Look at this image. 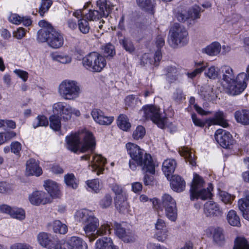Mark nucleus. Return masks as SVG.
Returning a JSON list of instances; mask_svg holds the SVG:
<instances>
[{
    "label": "nucleus",
    "instance_id": "13",
    "mask_svg": "<svg viewBox=\"0 0 249 249\" xmlns=\"http://www.w3.org/2000/svg\"><path fill=\"white\" fill-rule=\"evenodd\" d=\"M28 199L30 202L35 206L45 205L52 201L51 198L48 196L46 193L39 191H34L30 194Z\"/></svg>",
    "mask_w": 249,
    "mask_h": 249
},
{
    "label": "nucleus",
    "instance_id": "26",
    "mask_svg": "<svg viewBox=\"0 0 249 249\" xmlns=\"http://www.w3.org/2000/svg\"><path fill=\"white\" fill-rule=\"evenodd\" d=\"M209 122L210 124L219 125L223 127H227L228 126V124L225 119L224 113L220 111L216 112L214 116L210 118Z\"/></svg>",
    "mask_w": 249,
    "mask_h": 249
},
{
    "label": "nucleus",
    "instance_id": "36",
    "mask_svg": "<svg viewBox=\"0 0 249 249\" xmlns=\"http://www.w3.org/2000/svg\"><path fill=\"white\" fill-rule=\"evenodd\" d=\"M73 249H87V244L80 237L73 236L71 238L68 243Z\"/></svg>",
    "mask_w": 249,
    "mask_h": 249
},
{
    "label": "nucleus",
    "instance_id": "20",
    "mask_svg": "<svg viewBox=\"0 0 249 249\" xmlns=\"http://www.w3.org/2000/svg\"><path fill=\"white\" fill-rule=\"evenodd\" d=\"M26 172L28 175L38 177L42 173V169L39 166L38 161L31 159L26 162Z\"/></svg>",
    "mask_w": 249,
    "mask_h": 249
},
{
    "label": "nucleus",
    "instance_id": "8",
    "mask_svg": "<svg viewBox=\"0 0 249 249\" xmlns=\"http://www.w3.org/2000/svg\"><path fill=\"white\" fill-rule=\"evenodd\" d=\"M139 113L145 119L152 120L160 128H164L166 118L160 114L159 108L147 105L143 107Z\"/></svg>",
    "mask_w": 249,
    "mask_h": 249
},
{
    "label": "nucleus",
    "instance_id": "18",
    "mask_svg": "<svg viewBox=\"0 0 249 249\" xmlns=\"http://www.w3.org/2000/svg\"><path fill=\"white\" fill-rule=\"evenodd\" d=\"M204 213L207 217H218L222 215L219 206L214 202L207 201L204 206Z\"/></svg>",
    "mask_w": 249,
    "mask_h": 249
},
{
    "label": "nucleus",
    "instance_id": "46",
    "mask_svg": "<svg viewBox=\"0 0 249 249\" xmlns=\"http://www.w3.org/2000/svg\"><path fill=\"white\" fill-rule=\"evenodd\" d=\"M117 0H98L97 1V5L105 7V9L111 10L116 5Z\"/></svg>",
    "mask_w": 249,
    "mask_h": 249
},
{
    "label": "nucleus",
    "instance_id": "10",
    "mask_svg": "<svg viewBox=\"0 0 249 249\" xmlns=\"http://www.w3.org/2000/svg\"><path fill=\"white\" fill-rule=\"evenodd\" d=\"M249 81V65L247 68L246 73H240L234 79L233 85L230 86V89L234 94H238L243 92L247 86Z\"/></svg>",
    "mask_w": 249,
    "mask_h": 249
},
{
    "label": "nucleus",
    "instance_id": "22",
    "mask_svg": "<svg viewBox=\"0 0 249 249\" xmlns=\"http://www.w3.org/2000/svg\"><path fill=\"white\" fill-rule=\"evenodd\" d=\"M212 234L213 242L218 246H222L225 241V236L223 231L220 228H209L208 230Z\"/></svg>",
    "mask_w": 249,
    "mask_h": 249
},
{
    "label": "nucleus",
    "instance_id": "39",
    "mask_svg": "<svg viewBox=\"0 0 249 249\" xmlns=\"http://www.w3.org/2000/svg\"><path fill=\"white\" fill-rule=\"evenodd\" d=\"M111 229L108 224H102L100 228L97 229L95 234H93V237L90 238V241H94L98 236H102L111 233Z\"/></svg>",
    "mask_w": 249,
    "mask_h": 249
},
{
    "label": "nucleus",
    "instance_id": "19",
    "mask_svg": "<svg viewBox=\"0 0 249 249\" xmlns=\"http://www.w3.org/2000/svg\"><path fill=\"white\" fill-rule=\"evenodd\" d=\"M91 115L94 121L101 125H109L114 120L113 117L106 116L101 110L98 109H93Z\"/></svg>",
    "mask_w": 249,
    "mask_h": 249
},
{
    "label": "nucleus",
    "instance_id": "34",
    "mask_svg": "<svg viewBox=\"0 0 249 249\" xmlns=\"http://www.w3.org/2000/svg\"><path fill=\"white\" fill-rule=\"evenodd\" d=\"M234 117L237 122L244 125L249 124V110L236 111L234 113Z\"/></svg>",
    "mask_w": 249,
    "mask_h": 249
},
{
    "label": "nucleus",
    "instance_id": "32",
    "mask_svg": "<svg viewBox=\"0 0 249 249\" xmlns=\"http://www.w3.org/2000/svg\"><path fill=\"white\" fill-rule=\"evenodd\" d=\"M222 79L230 85H233L234 82V75L232 69L228 66H224L221 69Z\"/></svg>",
    "mask_w": 249,
    "mask_h": 249
},
{
    "label": "nucleus",
    "instance_id": "3",
    "mask_svg": "<svg viewBox=\"0 0 249 249\" xmlns=\"http://www.w3.org/2000/svg\"><path fill=\"white\" fill-rule=\"evenodd\" d=\"M38 25L43 28L38 32L37 39L39 41L47 42L48 45L54 49L59 48L63 46V36L56 31L49 23L42 20L39 22Z\"/></svg>",
    "mask_w": 249,
    "mask_h": 249
},
{
    "label": "nucleus",
    "instance_id": "33",
    "mask_svg": "<svg viewBox=\"0 0 249 249\" xmlns=\"http://www.w3.org/2000/svg\"><path fill=\"white\" fill-rule=\"evenodd\" d=\"M127 196L126 194L117 196L115 198V205L116 208L120 212H124L126 210L128 206L127 201Z\"/></svg>",
    "mask_w": 249,
    "mask_h": 249
},
{
    "label": "nucleus",
    "instance_id": "45",
    "mask_svg": "<svg viewBox=\"0 0 249 249\" xmlns=\"http://www.w3.org/2000/svg\"><path fill=\"white\" fill-rule=\"evenodd\" d=\"M103 53L105 57L110 58L116 54L115 47L111 43H107L103 47Z\"/></svg>",
    "mask_w": 249,
    "mask_h": 249
},
{
    "label": "nucleus",
    "instance_id": "64",
    "mask_svg": "<svg viewBox=\"0 0 249 249\" xmlns=\"http://www.w3.org/2000/svg\"><path fill=\"white\" fill-rule=\"evenodd\" d=\"M176 18L180 22H184L187 19L189 18L188 11L187 12L186 11H181L178 12L176 14Z\"/></svg>",
    "mask_w": 249,
    "mask_h": 249
},
{
    "label": "nucleus",
    "instance_id": "28",
    "mask_svg": "<svg viewBox=\"0 0 249 249\" xmlns=\"http://www.w3.org/2000/svg\"><path fill=\"white\" fill-rule=\"evenodd\" d=\"M44 186L46 190L52 197H56L59 196V188L55 182L48 180L44 182Z\"/></svg>",
    "mask_w": 249,
    "mask_h": 249
},
{
    "label": "nucleus",
    "instance_id": "7",
    "mask_svg": "<svg viewBox=\"0 0 249 249\" xmlns=\"http://www.w3.org/2000/svg\"><path fill=\"white\" fill-rule=\"evenodd\" d=\"M170 33L171 38L169 41L173 47L186 45L189 40L188 33L186 29L178 23H175L171 27Z\"/></svg>",
    "mask_w": 249,
    "mask_h": 249
},
{
    "label": "nucleus",
    "instance_id": "4",
    "mask_svg": "<svg viewBox=\"0 0 249 249\" xmlns=\"http://www.w3.org/2000/svg\"><path fill=\"white\" fill-rule=\"evenodd\" d=\"M204 184V181L203 178L198 175L194 174L190 189L191 200L198 198L205 200L211 197L212 184H209V187L207 189H202Z\"/></svg>",
    "mask_w": 249,
    "mask_h": 249
},
{
    "label": "nucleus",
    "instance_id": "2",
    "mask_svg": "<svg viewBox=\"0 0 249 249\" xmlns=\"http://www.w3.org/2000/svg\"><path fill=\"white\" fill-rule=\"evenodd\" d=\"M79 134H71L66 137L67 148L71 151L76 153L79 149L82 153L88 152L81 157L82 160H89L90 159V154L93 153L95 147V141L92 134L90 132H86L84 136V141L81 147L80 148Z\"/></svg>",
    "mask_w": 249,
    "mask_h": 249
},
{
    "label": "nucleus",
    "instance_id": "37",
    "mask_svg": "<svg viewBox=\"0 0 249 249\" xmlns=\"http://www.w3.org/2000/svg\"><path fill=\"white\" fill-rule=\"evenodd\" d=\"M221 45L218 42H213L203 50V52L211 56L216 55L221 50Z\"/></svg>",
    "mask_w": 249,
    "mask_h": 249
},
{
    "label": "nucleus",
    "instance_id": "61",
    "mask_svg": "<svg viewBox=\"0 0 249 249\" xmlns=\"http://www.w3.org/2000/svg\"><path fill=\"white\" fill-rule=\"evenodd\" d=\"M155 237L158 241L164 242L168 237V231L167 229L158 231L155 234Z\"/></svg>",
    "mask_w": 249,
    "mask_h": 249
},
{
    "label": "nucleus",
    "instance_id": "15",
    "mask_svg": "<svg viewBox=\"0 0 249 249\" xmlns=\"http://www.w3.org/2000/svg\"><path fill=\"white\" fill-rule=\"evenodd\" d=\"M99 10H89L88 13L84 15V18L89 21L99 19L102 17H107L110 12L108 9H105V7L97 5Z\"/></svg>",
    "mask_w": 249,
    "mask_h": 249
},
{
    "label": "nucleus",
    "instance_id": "63",
    "mask_svg": "<svg viewBox=\"0 0 249 249\" xmlns=\"http://www.w3.org/2000/svg\"><path fill=\"white\" fill-rule=\"evenodd\" d=\"M146 172V174L144 175V178H143V182L144 184L145 185H152L153 184L154 181V176L153 174L146 172V171H144ZM155 173L154 174V175Z\"/></svg>",
    "mask_w": 249,
    "mask_h": 249
},
{
    "label": "nucleus",
    "instance_id": "1",
    "mask_svg": "<svg viewBox=\"0 0 249 249\" xmlns=\"http://www.w3.org/2000/svg\"><path fill=\"white\" fill-rule=\"evenodd\" d=\"M126 147L131 158L129 163L131 169L135 170L137 166H141L143 171L152 174L155 173V165L150 154L144 153L143 150L134 143H128Z\"/></svg>",
    "mask_w": 249,
    "mask_h": 249
},
{
    "label": "nucleus",
    "instance_id": "11",
    "mask_svg": "<svg viewBox=\"0 0 249 249\" xmlns=\"http://www.w3.org/2000/svg\"><path fill=\"white\" fill-rule=\"evenodd\" d=\"M112 227L114 229L115 234L124 242L131 243L135 241L136 236L132 231L126 230L116 222L112 224Z\"/></svg>",
    "mask_w": 249,
    "mask_h": 249
},
{
    "label": "nucleus",
    "instance_id": "14",
    "mask_svg": "<svg viewBox=\"0 0 249 249\" xmlns=\"http://www.w3.org/2000/svg\"><path fill=\"white\" fill-rule=\"evenodd\" d=\"M84 224L85 225L83 228L84 231L90 240V238L93 237L94 232L99 226V220L93 214Z\"/></svg>",
    "mask_w": 249,
    "mask_h": 249
},
{
    "label": "nucleus",
    "instance_id": "62",
    "mask_svg": "<svg viewBox=\"0 0 249 249\" xmlns=\"http://www.w3.org/2000/svg\"><path fill=\"white\" fill-rule=\"evenodd\" d=\"M36 123H34L33 126L35 128L39 126H46L48 124L47 118L44 116H38L36 118Z\"/></svg>",
    "mask_w": 249,
    "mask_h": 249
},
{
    "label": "nucleus",
    "instance_id": "6",
    "mask_svg": "<svg viewBox=\"0 0 249 249\" xmlns=\"http://www.w3.org/2000/svg\"><path fill=\"white\" fill-rule=\"evenodd\" d=\"M83 66L92 72H99L106 65L104 56L96 52H92L85 56L82 60Z\"/></svg>",
    "mask_w": 249,
    "mask_h": 249
},
{
    "label": "nucleus",
    "instance_id": "41",
    "mask_svg": "<svg viewBox=\"0 0 249 249\" xmlns=\"http://www.w3.org/2000/svg\"><path fill=\"white\" fill-rule=\"evenodd\" d=\"M233 249H249V243L244 237H237L234 240Z\"/></svg>",
    "mask_w": 249,
    "mask_h": 249
},
{
    "label": "nucleus",
    "instance_id": "25",
    "mask_svg": "<svg viewBox=\"0 0 249 249\" xmlns=\"http://www.w3.org/2000/svg\"><path fill=\"white\" fill-rule=\"evenodd\" d=\"M93 214V213L86 209L77 210L74 215L76 222L84 224Z\"/></svg>",
    "mask_w": 249,
    "mask_h": 249
},
{
    "label": "nucleus",
    "instance_id": "16",
    "mask_svg": "<svg viewBox=\"0 0 249 249\" xmlns=\"http://www.w3.org/2000/svg\"><path fill=\"white\" fill-rule=\"evenodd\" d=\"M53 111L54 114H59L60 115H66L64 119L68 120L71 118V114L74 110L69 105L64 102H57L53 104Z\"/></svg>",
    "mask_w": 249,
    "mask_h": 249
},
{
    "label": "nucleus",
    "instance_id": "51",
    "mask_svg": "<svg viewBox=\"0 0 249 249\" xmlns=\"http://www.w3.org/2000/svg\"><path fill=\"white\" fill-rule=\"evenodd\" d=\"M78 28L80 31L84 34H88L89 32L90 27L89 22L85 18H82L78 20Z\"/></svg>",
    "mask_w": 249,
    "mask_h": 249
},
{
    "label": "nucleus",
    "instance_id": "23",
    "mask_svg": "<svg viewBox=\"0 0 249 249\" xmlns=\"http://www.w3.org/2000/svg\"><path fill=\"white\" fill-rule=\"evenodd\" d=\"M199 94L206 101H213L217 98V95L214 92L213 89L209 86L201 87L199 90Z\"/></svg>",
    "mask_w": 249,
    "mask_h": 249
},
{
    "label": "nucleus",
    "instance_id": "38",
    "mask_svg": "<svg viewBox=\"0 0 249 249\" xmlns=\"http://www.w3.org/2000/svg\"><path fill=\"white\" fill-rule=\"evenodd\" d=\"M138 6L142 9L152 12L155 7V0H136Z\"/></svg>",
    "mask_w": 249,
    "mask_h": 249
},
{
    "label": "nucleus",
    "instance_id": "35",
    "mask_svg": "<svg viewBox=\"0 0 249 249\" xmlns=\"http://www.w3.org/2000/svg\"><path fill=\"white\" fill-rule=\"evenodd\" d=\"M164 71L168 80L170 82H173L176 80L179 74L178 69L174 66H168L166 67L164 69Z\"/></svg>",
    "mask_w": 249,
    "mask_h": 249
},
{
    "label": "nucleus",
    "instance_id": "24",
    "mask_svg": "<svg viewBox=\"0 0 249 249\" xmlns=\"http://www.w3.org/2000/svg\"><path fill=\"white\" fill-rule=\"evenodd\" d=\"M176 162L173 159H167L163 162L162 170L168 179H169L170 176H172L176 167Z\"/></svg>",
    "mask_w": 249,
    "mask_h": 249
},
{
    "label": "nucleus",
    "instance_id": "54",
    "mask_svg": "<svg viewBox=\"0 0 249 249\" xmlns=\"http://www.w3.org/2000/svg\"><path fill=\"white\" fill-rule=\"evenodd\" d=\"M238 208L242 213L243 216L245 217L249 209V202L246 198L241 199L238 201Z\"/></svg>",
    "mask_w": 249,
    "mask_h": 249
},
{
    "label": "nucleus",
    "instance_id": "9",
    "mask_svg": "<svg viewBox=\"0 0 249 249\" xmlns=\"http://www.w3.org/2000/svg\"><path fill=\"white\" fill-rule=\"evenodd\" d=\"M162 208L165 209V215L172 221L177 218L178 212L175 200L169 194H164L161 198Z\"/></svg>",
    "mask_w": 249,
    "mask_h": 249
},
{
    "label": "nucleus",
    "instance_id": "56",
    "mask_svg": "<svg viewBox=\"0 0 249 249\" xmlns=\"http://www.w3.org/2000/svg\"><path fill=\"white\" fill-rule=\"evenodd\" d=\"M52 0H42L39 10V13L43 16L45 12L48 11L52 4Z\"/></svg>",
    "mask_w": 249,
    "mask_h": 249
},
{
    "label": "nucleus",
    "instance_id": "58",
    "mask_svg": "<svg viewBox=\"0 0 249 249\" xmlns=\"http://www.w3.org/2000/svg\"><path fill=\"white\" fill-rule=\"evenodd\" d=\"M218 68L211 66L205 71V74L209 78L215 79L218 77Z\"/></svg>",
    "mask_w": 249,
    "mask_h": 249
},
{
    "label": "nucleus",
    "instance_id": "50",
    "mask_svg": "<svg viewBox=\"0 0 249 249\" xmlns=\"http://www.w3.org/2000/svg\"><path fill=\"white\" fill-rule=\"evenodd\" d=\"M50 127L55 131H58L61 126L60 117L58 115H52L50 117Z\"/></svg>",
    "mask_w": 249,
    "mask_h": 249
},
{
    "label": "nucleus",
    "instance_id": "21",
    "mask_svg": "<svg viewBox=\"0 0 249 249\" xmlns=\"http://www.w3.org/2000/svg\"><path fill=\"white\" fill-rule=\"evenodd\" d=\"M170 180L171 187L174 191L180 193L185 190L186 183L180 176L178 175L172 176Z\"/></svg>",
    "mask_w": 249,
    "mask_h": 249
},
{
    "label": "nucleus",
    "instance_id": "49",
    "mask_svg": "<svg viewBox=\"0 0 249 249\" xmlns=\"http://www.w3.org/2000/svg\"><path fill=\"white\" fill-rule=\"evenodd\" d=\"M201 8L198 5H194L188 10L189 18L192 20L199 18L200 17Z\"/></svg>",
    "mask_w": 249,
    "mask_h": 249
},
{
    "label": "nucleus",
    "instance_id": "59",
    "mask_svg": "<svg viewBox=\"0 0 249 249\" xmlns=\"http://www.w3.org/2000/svg\"><path fill=\"white\" fill-rule=\"evenodd\" d=\"M145 134L144 128L142 125L138 126L133 134V137L135 140H139L143 137Z\"/></svg>",
    "mask_w": 249,
    "mask_h": 249
},
{
    "label": "nucleus",
    "instance_id": "52",
    "mask_svg": "<svg viewBox=\"0 0 249 249\" xmlns=\"http://www.w3.org/2000/svg\"><path fill=\"white\" fill-rule=\"evenodd\" d=\"M10 216L20 220L24 219L25 213L24 211L20 208H13L10 213Z\"/></svg>",
    "mask_w": 249,
    "mask_h": 249
},
{
    "label": "nucleus",
    "instance_id": "60",
    "mask_svg": "<svg viewBox=\"0 0 249 249\" xmlns=\"http://www.w3.org/2000/svg\"><path fill=\"white\" fill-rule=\"evenodd\" d=\"M112 203V197L109 195H106L100 201V205L101 207L105 209L109 206Z\"/></svg>",
    "mask_w": 249,
    "mask_h": 249
},
{
    "label": "nucleus",
    "instance_id": "55",
    "mask_svg": "<svg viewBox=\"0 0 249 249\" xmlns=\"http://www.w3.org/2000/svg\"><path fill=\"white\" fill-rule=\"evenodd\" d=\"M87 185L92 191L95 193L99 192L101 188L100 181L98 179L88 180Z\"/></svg>",
    "mask_w": 249,
    "mask_h": 249
},
{
    "label": "nucleus",
    "instance_id": "17",
    "mask_svg": "<svg viewBox=\"0 0 249 249\" xmlns=\"http://www.w3.org/2000/svg\"><path fill=\"white\" fill-rule=\"evenodd\" d=\"M106 163V159L101 155L95 154L93 157L92 160L89 166H91V170L93 172H97V175H99L103 173L104 170V166Z\"/></svg>",
    "mask_w": 249,
    "mask_h": 249
},
{
    "label": "nucleus",
    "instance_id": "42",
    "mask_svg": "<svg viewBox=\"0 0 249 249\" xmlns=\"http://www.w3.org/2000/svg\"><path fill=\"white\" fill-rule=\"evenodd\" d=\"M117 124L119 128L124 131H127L131 127L127 116L124 115H120L117 119Z\"/></svg>",
    "mask_w": 249,
    "mask_h": 249
},
{
    "label": "nucleus",
    "instance_id": "30",
    "mask_svg": "<svg viewBox=\"0 0 249 249\" xmlns=\"http://www.w3.org/2000/svg\"><path fill=\"white\" fill-rule=\"evenodd\" d=\"M156 44L158 49L154 55V65L158 66L162 57L160 49L164 45V39L163 36L160 35L157 36L156 39Z\"/></svg>",
    "mask_w": 249,
    "mask_h": 249
},
{
    "label": "nucleus",
    "instance_id": "12",
    "mask_svg": "<svg viewBox=\"0 0 249 249\" xmlns=\"http://www.w3.org/2000/svg\"><path fill=\"white\" fill-rule=\"evenodd\" d=\"M214 137L216 142L225 148L230 147L234 142L232 135L229 132L222 129L216 131Z\"/></svg>",
    "mask_w": 249,
    "mask_h": 249
},
{
    "label": "nucleus",
    "instance_id": "57",
    "mask_svg": "<svg viewBox=\"0 0 249 249\" xmlns=\"http://www.w3.org/2000/svg\"><path fill=\"white\" fill-rule=\"evenodd\" d=\"M220 197L221 200L225 204H231L234 200L235 196H231L226 192L222 191L220 193Z\"/></svg>",
    "mask_w": 249,
    "mask_h": 249
},
{
    "label": "nucleus",
    "instance_id": "48",
    "mask_svg": "<svg viewBox=\"0 0 249 249\" xmlns=\"http://www.w3.org/2000/svg\"><path fill=\"white\" fill-rule=\"evenodd\" d=\"M64 180L67 186L72 189H76L78 186L76 178L72 174H68L64 176Z\"/></svg>",
    "mask_w": 249,
    "mask_h": 249
},
{
    "label": "nucleus",
    "instance_id": "5",
    "mask_svg": "<svg viewBox=\"0 0 249 249\" xmlns=\"http://www.w3.org/2000/svg\"><path fill=\"white\" fill-rule=\"evenodd\" d=\"M58 91L63 98L73 100L79 97L80 89L75 81L65 80L59 85Z\"/></svg>",
    "mask_w": 249,
    "mask_h": 249
},
{
    "label": "nucleus",
    "instance_id": "40",
    "mask_svg": "<svg viewBox=\"0 0 249 249\" xmlns=\"http://www.w3.org/2000/svg\"><path fill=\"white\" fill-rule=\"evenodd\" d=\"M179 152L181 156L184 157L186 160H188L190 164L192 166L196 165V162L192 153L190 149L188 147H183L179 150Z\"/></svg>",
    "mask_w": 249,
    "mask_h": 249
},
{
    "label": "nucleus",
    "instance_id": "44",
    "mask_svg": "<svg viewBox=\"0 0 249 249\" xmlns=\"http://www.w3.org/2000/svg\"><path fill=\"white\" fill-rule=\"evenodd\" d=\"M53 231L55 233L65 234L68 231L67 226L60 220H55L53 224Z\"/></svg>",
    "mask_w": 249,
    "mask_h": 249
},
{
    "label": "nucleus",
    "instance_id": "43",
    "mask_svg": "<svg viewBox=\"0 0 249 249\" xmlns=\"http://www.w3.org/2000/svg\"><path fill=\"white\" fill-rule=\"evenodd\" d=\"M227 220L231 226L238 227L240 225V218L236 212L233 210L229 212L227 214Z\"/></svg>",
    "mask_w": 249,
    "mask_h": 249
},
{
    "label": "nucleus",
    "instance_id": "31",
    "mask_svg": "<svg viewBox=\"0 0 249 249\" xmlns=\"http://www.w3.org/2000/svg\"><path fill=\"white\" fill-rule=\"evenodd\" d=\"M37 240L39 244L42 247L51 249L53 246L51 235L46 232H40L37 235Z\"/></svg>",
    "mask_w": 249,
    "mask_h": 249
},
{
    "label": "nucleus",
    "instance_id": "47",
    "mask_svg": "<svg viewBox=\"0 0 249 249\" xmlns=\"http://www.w3.org/2000/svg\"><path fill=\"white\" fill-rule=\"evenodd\" d=\"M111 245H112V241L110 238L99 239L96 242L95 249H104Z\"/></svg>",
    "mask_w": 249,
    "mask_h": 249
},
{
    "label": "nucleus",
    "instance_id": "29",
    "mask_svg": "<svg viewBox=\"0 0 249 249\" xmlns=\"http://www.w3.org/2000/svg\"><path fill=\"white\" fill-rule=\"evenodd\" d=\"M119 42L122 47L129 53H133L135 51V47L132 39L128 37L121 36Z\"/></svg>",
    "mask_w": 249,
    "mask_h": 249
},
{
    "label": "nucleus",
    "instance_id": "27",
    "mask_svg": "<svg viewBox=\"0 0 249 249\" xmlns=\"http://www.w3.org/2000/svg\"><path fill=\"white\" fill-rule=\"evenodd\" d=\"M50 57L53 61L63 64H68L72 61L71 57L62 53H51Z\"/></svg>",
    "mask_w": 249,
    "mask_h": 249
},
{
    "label": "nucleus",
    "instance_id": "53",
    "mask_svg": "<svg viewBox=\"0 0 249 249\" xmlns=\"http://www.w3.org/2000/svg\"><path fill=\"white\" fill-rule=\"evenodd\" d=\"M207 67V63L204 62L199 63L196 64V69L192 72L188 73L189 77L193 78L197 74L200 73L203 71Z\"/></svg>",
    "mask_w": 249,
    "mask_h": 249
}]
</instances>
